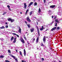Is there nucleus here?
Listing matches in <instances>:
<instances>
[{
  "instance_id": "nucleus-59",
  "label": "nucleus",
  "mask_w": 62,
  "mask_h": 62,
  "mask_svg": "<svg viewBox=\"0 0 62 62\" xmlns=\"http://www.w3.org/2000/svg\"><path fill=\"white\" fill-rule=\"evenodd\" d=\"M48 29H46L45 31H47V30H48Z\"/></svg>"
},
{
  "instance_id": "nucleus-53",
  "label": "nucleus",
  "mask_w": 62,
  "mask_h": 62,
  "mask_svg": "<svg viewBox=\"0 0 62 62\" xmlns=\"http://www.w3.org/2000/svg\"><path fill=\"white\" fill-rule=\"evenodd\" d=\"M50 49L51 51H52V48H50Z\"/></svg>"
},
{
  "instance_id": "nucleus-58",
  "label": "nucleus",
  "mask_w": 62,
  "mask_h": 62,
  "mask_svg": "<svg viewBox=\"0 0 62 62\" xmlns=\"http://www.w3.org/2000/svg\"><path fill=\"white\" fill-rule=\"evenodd\" d=\"M34 18H35V19H36L37 17H34Z\"/></svg>"
},
{
  "instance_id": "nucleus-16",
  "label": "nucleus",
  "mask_w": 62,
  "mask_h": 62,
  "mask_svg": "<svg viewBox=\"0 0 62 62\" xmlns=\"http://www.w3.org/2000/svg\"><path fill=\"white\" fill-rule=\"evenodd\" d=\"M0 29H4V28H5V27H4V26H3L1 27H0Z\"/></svg>"
},
{
  "instance_id": "nucleus-9",
  "label": "nucleus",
  "mask_w": 62,
  "mask_h": 62,
  "mask_svg": "<svg viewBox=\"0 0 62 62\" xmlns=\"http://www.w3.org/2000/svg\"><path fill=\"white\" fill-rule=\"evenodd\" d=\"M46 40V38L44 36L43 38V41H44V42H45V40Z\"/></svg>"
},
{
  "instance_id": "nucleus-61",
  "label": "nucleus",
  "mask_w": 62,
  "mask_h": 62,
  "mask_svg": "<svg viewBox=\"0 0 62 62\" xmlns=\"http://www.w3.org/2000/svg\"><path fill=\"white\" fill-rule=\"evenodd\" d=\"M59 13H60V12H58V14H59Z\"/></svg>"
},
{
  "instance_id": "nucleus-47",
  "label": "nucleus",
  "mask_w": 62,
  "mask_h": 62,
  "mask_svg": "<svg viewBox=\"0 0 62 62\" xmlns=\"http://www.w3.org/2000/svg\"><path fill=\"white\" fill-rule=\"evenodd\" d=\"M44 26L45 27V26H46V27H48V25H47L46 26L45 25Z\"/></svg>"
},
{
  "instance_id": "nucleus-7",
  "label": "nucleus",
  "mask_w": 62,
  "mask_h": 62,
  "mask_svg": "<svg viewBox=\"0 0 62 62\" xmlns=\"http://www.w3.org/2000/svg\"><path fill=\"white\" fill-rule=\"evenodd\" d=\"M55 7V5H51L50 6V8H54Z\"/></svg>"
},
{
  "instance_id": "nucleus-60",
  "label": "nucleus",
  "mask_w": 62,
  "mask_h": 62,
  "mask_svg": "<svg viewBox=\"0 0 62 62\" xmlns=\"http://www.w3.org/2000/svg\"><path fill=\"white\" fill-rule=\"evenodd\" d=\"M24 39H25L26 38V37H24Z\"/></svg>"
},
{
  "instance_id": "nucleus-42",
  "label": "nucleus",
  "mask_w": 62,
  "mask_h": 62,
  "mask_svg": "<svg viewBox=\"0 0 62 62\" xmlns=\"http://www.w3.org/2000/svg\"><path fill=\"white\" fill-rule=\"evenodd\" d=\"M16 36L17 37H18V38H19V35H18L16 34Z\"/></svg>"
},
{
  "instance_id": "nucleus-14",
  "label": "nucleus",
  "mask_w": 62,
  "mask_h": 62,
  "mask_svg": "<svg viewBox=\"0 0 62 62\" xmlns=\"http://www.w3.org/2000/svg\"><path fill=\"white\" fill-rule=\"evenodd\" d=\"M29 11V9H27L25 13V15H26L27 14V12H28V11Z\"/></svg>"
},
{
  "instance_id": "nucleus-57",
  "label": "nucleus",
  "mask_w": 62,
  "mask_h": 62,
  "mask_svg": "<svg viewBox=\"0 0 62 62\" xmlns=\"http://www.w3.org/2000/svg\"><path fill=\"white\" fill-rule=\"evenodd\" d=\"M16 52H18V51H17V50H16Z\"/></svg>"
},
{
  "instance_id": "nucleus-52",
  "label": "nucleus",
  "mask_w": 62,
  "mask_h": 62,
  "mask_svg": "<svg viewBox=\"0 0 62 62\" xmlns=\"http://www.w3.org/2000/svg\"><path fill=\"white\" fill-rule=\"evenodd\" d=\"M42 29H43V28H44L43 26H42Z\"/></svg>"
},
{
  "instance_id": "nucleus-23",
  "label": "nucleus",
  "mask_w": 62,
  "mask_h": 62,
  "mask_svg": "<svg viewBox=\"0 0 62 62\" xmlns=\"http://www.w3.org/2000/svg\"><path fill=\"white\" fill-rule=\"evenodd\" d=\"M4 56L2 55L1 56H0V58H4Z\"/></svg>"
},
{
  "instance_id": "nucleus-10",
  "label": "nucleus",
  "mask_w": 62,
  "mask_h": 62,
  "mask_svg": "<svg viewBox=\"0 0 62 62\" xmlns=\"http://www.w3.org/2000/svg\"><path fill=\"white\" fill-rule=\"evenodd\" d=\"M39 37H38L37 38V40H36V43H38V41H39Z\"/></svg>"
},
{
  "instance_id": "nucleus-27",
  "label": "nucleus",
  "mask_w": 62,
  "mask_h": 62,
  "mask_svg": "<svg viewBox=\"0 0 62 62\" xmlns=\"http://www.w3.org/2000/svg\"><path fill=\"white\" fill-rule=\"evenodd\" d=\"M12 57H13L14 58V59H15V57H15V56H14L13 55L12 56Z\"/></svg>"
},
{
  "instance_id": "nucleus-29",
  "label": "nucleus",
  "mask_w": 62,
  "mask_h": 62,
  "mask_svg": "<svg viewBox=\"0 0 62 62\" xmlns=\"http://www.w3.org/2000/svg\"><path fill=\"white\" fill-rule=\"evenodd\" d=\"M59 29H60V28H59V27H57V30H58Z\"/></svg>"
},
{
  "instance_id": "nucleus-39",
  "label": "nucleus",
  "mask_w": 62,
  "mask_h": 62,
  "mask_svg": "<svg viewBox=\"0 0 62 62\" xmlns=\"http://www.w3.org/2000/svg\"><path fill=\"white\" fill-rule=\"evenodd\" d=\"M54 23V21H53L52 22H51V24H53Z\"/></svg>"
},
{
  "instance_id": "nucleus-51",
  "label": "nucleus",
  "mask_w": 62,
  "mask_h": 62,
  "mask_svg": "<svg viewBox=\"0 0 62 62\" xmlns=\"http://www.w3.org/2000/svg\"><path fill=\"white\" fill-rule=\"evenodd\" d=\"M25 23H27V22L26 21H25Z\"/></svg>"
},
{
  "instance_id": "nucleus-22",
  "label": "nucleus",
  "mask_w": 62,
  "mask_h": 62,
  "mask_svg": "<svg viewBox=\"0 0 62 62\" xmlns=\"http://www.w3.org/2000/svg\"><path fill=\"white\" fill-rule=\"evenodd\" d=\"M39 11L38 12H39V13H40V11H41V10H40V8H39Z\"/></svg>"
},
{
  "instance_id": "nucleus-17",
  "label": "nucleus",
  "mask_w": 62,
  "mask_h": 62,
  "mask_svg": "<svg viewBox=\"0 0 62 62\" xmlns=\"http://www.w3.org/2000/svg\"><path fill=\"white\" fill-rule=\"evenodd\" d=\"M27 26H28V28H30V27H31V26L30 25V24H27Z\"/></svg>"
},
{
  "instance_id": "nucleus-3",
  "label": "nucleus",
  "mask_w": 62,
  "mask_h": 62,
  "mask_svg": "<svg viewBox=\"0 0 62 62\" xmlns=\"http://www.w3.org/2000/svg\"><path fill=\"white\" fill-rule=\"evenodd\" d=\"M24 8H25V9H26V7H27V5H26V3H25L24 4Z\"/></svg>"
},
{
  "instance_id": "nucleus-13",
  "label": "nucleus",
  "mask_w": 62,
  "mask_h": 62,
  "mask_svg": "<svg viewBox=\"0 0 62 62\" xmlns=\"http://www.w3.org/2000/svg\"><path fill=\"white\" fill-rule=\"evenodd\" d=\"M14 39V37L13 36L11 38V41H12V40H13Z\"/></svg>"
},
{
  "instance_id": "nucleus-11",
  "label": "nucleus",
  "mask_w": 62,
  "mask_h": 62,
  "mask_svg": "<svg viewBox=\"0 0 62 62\" xmlns=\"http://www.w3.org/2000/svg\"><path fill=\"white\" fill-rule=\"evenodd\" d=\"M55 22H56V23H59V22L58 21V19H55Z\"/></svg>"
},
{
  "instance_id": "nucleus-19",
  "label": "nucleus",
  "mask_w": 62,
  "mask_h": 62,
  "mask_svg": "<svg viewBox=\"0 0 62 62\" xmlns=\"http://www.w3.org/2000/svg\"><path fill=\"white\" fill-rule=\"evenodd\" d=\"M37 5V2H35L34 3V6H36Z\"/></svg>"
},
{
  "instance_id": "nucleus-45",
  "label": "nucleus",
  "mask_w": 62,
  "mask_h": 62,
  "mask_svg": "<svg viewBox=\"0 0 62 62\" xmlns=\"http://www.w3.org/2000/svg\"><path fill=\"white\" fill-rule=\"evenodd\" d=\"M16 38H14V40H16Z\"/></svg>"
},
{
  "instance_id": "nucleus-35",
  "label": "nucleus",
  "mask_w": 62,
  "mask_h": 62,
  "mask_svg": "<svg viewBox=\"0 0 62 62\" xmlns=\"http://www.w3.org/2000/svg\"><path fill=\"white\" fill-rule=\"evenodd\" d=\"M44 0V3H46V0Z\"/></svg>"
},
{
  "instance_id": "nucleus-31",
  "label": "nucleus",
  "mask_w": 62,
  "mask_h": 62,
  "mask_svg": "<svg viewBox=\"0 0 62 62\" xmlns=\"http://www.w3.org/2000/svg\"><path fill=\"white\" fill-rule=\"evenodd\" d=\"M9 54V55H10L11 56V57H12V56H13V55L11 54Z\"/></svg>"
},
{
  "instance_id": "nucleus-1",
  "label": "nucleus",
  "mask_w": 62,
  "mask_h": 62,
  "mask_svg": "<svg viewBox=\"0 0 62 62\" xmlns=\"http://www.w3.org/2000/svg\"><path fill=\"white\" fill-rule=\"evenodd\" d=\"M26 20L27 21L29 22H31V20L30 19H29V17H27V18L26 19Z\"/></svg>"
},
{
  "instance_id": "nucleus-25",
  "label": "nucleus",
  "mask_w": 62,
  "mask_h": 62,
  "mask_svg": "<svg viewBox=\"0 0 62 62\" xmlns=\"http://www.w3.org/2000/svg\"><path fill=\"white\" fill-rule=\"evenodd\" d=\"M0 40H1L2 41H3V40H4V39L3 38H0Z\"/></svg>"
},
{
  "instance_id": "nucleus-2",
  "label": "nucleus",
  "mask_w": 62,
  "mask_h": 62,
  "mask_svg": "<svg viewBox=\"0 0 62 62\" xmlns=\"http://www.w3.org/2000/svg\"><path fill=\"white\" fill-rule=\"evenodd\" d=\"M21 42L23 43H24V40H23V39L22 38H21Z\"/></svg>"
},
{
  "instance_id": "nucleus-24",
  "label": "nucleus",
  "mask_w": 62,
  "mask_h": 62,
  "mask_svg": "<svg viewBox=\"0 0 62 62\" xmlns=\"http://www.w3.org/2000/svg\"><path fill=\"white\" fill-rule=\"evenodd\" d=\"M8 52L9 53H11V51H10V50H8Z\"/></svg>"
},
{
  "instance_id": "nucleus-55",
  "label": "nucleus",
  "mask_w": 62,
  "mask_h": 62,
  "mask_svg": "<svg viewBox=\"0 0 62 62\" xmlns=\"http://www.w3.org/2000/svg\"><path fill=\"white\" fill-rule=\"evenodd\" d=\"M54 18V16H52V18Z\"/></svg>"
},
{
  "instance_id": "nucleus-38",
  "label": "nucleus",
  "mask_w": 62,
  "mask_h": 62,
  "mask_svg": "<svg viewBox=\"0 0 62 62\" xmlns=\"http://www.w3.org/2000/svg\"><path fill=\"white\" fill-rule=\"evenodd\" d=\"M5 27H6V28H8V25H6V26Z\"/></svg>"
},
{
  "instance_id": "nucleus-43",
  "label": "nucleus",
  "mask_w": 62,
  "mask_h": 62,
  "mask_svg": "<svg viewBox=\"0 0 62 62\" xmlns=\"http://www.w3.org/2000/svg\"><path fill=\"white\" fill-rule=\"evenodd\" d=\"M41 60L42 61H44V58H42Z\"/></svg>"
},
{
  "instance_id": "nucleus-6",
  "label": "nucleus",
  "mask_w": 62,
  "mask_h": 62,
  "mask_svg": "<svg viewBox=\"0 0 62 62\" xmlns=\"http://www.w3.org/2000/svg\"><path fill=\"white\" fill-rule=\"evenodd\" d=\"M24 54L25 56V55H26V51L25 49H24Z\"/></svg>"
},
{
  "instance_id": "nucleus-36",
  "label": "nucleus",
  "mask_w": 62,
  "mask_h": 62,
  "mask_svg": "<svg viewBox=\"0 0 62 62\" xmlns=\"http://www.w3.org/2000/svg\"><path fill=\"white\" fill-rule=\"evenodd\" d=\"M22 62H26V61H25L24 60H22Z\"/></svg>"
},
{
  "instance_id": "nucleus-4",
  "label": "nucleus",
  "mask_w": 62,
  "mask_h": 62,
  "mask_svg": "<svg viewBox=\"0 0 62 62\" xmlns=\"http://www.w3.org/2000/svg\"><path fill=\"white\" fill-rule=\"evenodd\" d=\"M55 29H56V27H54L51 30V31H53Z\"/></svg>"
},
{
  "instance_id": "nucleus-40",
  "label": "nucleus",
  "mask_w": 62,
  "mask_h": 62,
  "mask_svg": "<svg viewBox=\"0 0 62 62\" xmlns=\"http://www.w3.org/2000/svg\"><path fill=\"white\" fill-rule=\"evenodd\" d=\"M37 30L38 32H39V29H38V30Z\"/></svg>"
},
{
  "instance_id": "nucleus-20",
  "label": "nucleus",
  "mask_w": 62,
  "mask_h": 62,
  "mask_svg": "<svg viewBox=\"0 0 62 62\" xmlns=\"http://www.w3.org/2000/svg\"><path fill=\"white\" fill-rule=\"evenodd\" d=\"M19 53H20V54L21 55V56H23V55L22 54V52H21V51H20Z\"/></svg>"
},
{
  "instance_id": "nucleus-56",
  "label": "nucleus",
  "mask_w": 62,
  "mask_h": 62,
  "mask_svg": "<svg viewBox=\"0 0 62 62\" xmlns=\"http://www.w3.org/2000/svg\"><path fill=\"white\" fill-rule=\"evenodd\" d=\"M28 44H29L30 43H28V42H27Z\"/></svg>"
},
{
  "instance_id": "nucleus-54",
  "label": "nucleus",
  "mask_w": 62,
  "mask_h": 62,
  "mask_svg": "<svg viewBox=\"0 0 62 62\" xmlns=\"http://www.w3.org/2000/svg\"><path fill=\"white\" fill-rule=\"evenodd\" d=\"M5 24H8V23H7V22H6V23H5Z\"/></svg>"
},
{
  "instance_id": "nucleus-30",
  "label": "nucleus",
  "mask_w": 62,
  "mask_h": 62,
  "mask_svg": "<svg viewBox=\"0 0 62 62\" xmlns=\"http://www.w3.org/2000/svg\"><path fill=\"white\" fill-rule=\"evenodd\" d=\"M57 23H55V26H57Z\"/></svg>"
},
{
  "instance_id": "nucleus-63",
  "label": "nucleus",
  "mask_w": 62,
  "mask_h": 62,
  "mask_svg": "<svg viewBox=\"0 0 62 62\" xmlns=\"http://www.w3.org/2000/svg\"><path fill=\"white\" fill-rule=\"evenodd\" d=\"M20 13V14H22V13L21 12Z\"/></svg>"
},
{
  "instance_id": "nucleus-18",
  "label": "nucleus",
  "mask_w": 62,
  "mask_h": 62,
  "mask_svg": "<svg viewBox=\"0 0 62 62\" xmlns=\"http://www.w3.org/2000/svg\"><path fill=\"white\" fill-rule=\"evenodd\" d=\"M15 21L14 19H12L11 20V23H13V22H14Z\"/></svg>"
},
{
  "instance_id": "nucleus-46",
  "label": "nucleus",
  "mask_w": 62,
  "mask_h": 62,
  "mask_svg": "<svg viewBox=\"0 0 62 62\" xmlns=\"http://www.w3.org/2000/svg\"><path fill=\"white\" fill-rule=\"evenodd\" d=\"M36 28H37V30H38V29H39V28H38V27L37 26L36 27Z\"/></svg>"
},
{
  "instance_id": "nucleus-15",
  "label": "nucleus",
  "mask_w": 62,
  "mask_h": 62,
  "mask_svg": "<svg viewBox=\"0 0 62 62\" xmlns=\"http://www.w3.org/2000/svg\"><path fill=\"white\" fill-rule=\"evenodd\" d=\"M31 32H33V31H34V29H31Z\"/></svg>"
},
{
  "instance_id": "nucleus-28",
  "label": "nucleus",
  "mask_w": 62,
  "mask_h": 62,
  "mask_svg": "<svg viewBox=\"0 0 62 62\" xmlns=\"http://www.w3.org/2000/svg\"><path fill=\"white\" fill-rule=\"evenodd\" d=\"M12 34H13V35H15V36H16V35H17V34L14 33H13Z\"/></svg>"
},
{
  "instance_id": "nucleus-41",
  "label": "nucleus",
  "mask_w": 62,
  "mask_h": 62,
  "mask_svg": "<svg viewBox=\"0 0 62 62\" xmlns=\"http://www.w3.org/2000/svg\"><path fill=\"white\" fill-rule=\"evenodd\" d=\"M38 36H39H39H40V35H39V32H38Z\"/></svg>"
},
{
  "instance_id": "nucleus-50",
  "label": "nucleus",
  "mask_w": 62,
  "mask_h": 62,
  "mask_svg": "<svg viewBox=\"0 0 62 62\" xmlns=\"http://www.w3.org/2000/svg\"><path fill=\"white\" fill-rule=\"evenodd\" d=\"M48 12L49 13H50V12H51V11L50 10Z\"/></svg>"
},
{
  "instance_id": "nucleus-8",
  "label": "nucleus",
  "mask_w": 62,
  "mask_h": 62,
  "mask_svg": "<svg viewBox=\"0 0 62 62\" xmlns=\"http://www.w3.org/2000/svg\"><path fill=\"white\" fill-rule=\"evenodd\" d=\"M19 30H18V32L20 33H21V28H20V27H19Z\"/></svg>"
},
{
  "instance_id": "nucleus-34",
  "label": "nucleus",
  "mask_w": 62,
  "mask_h": 62,
  "mask_svg": "<svg viewBox=\"0 0 62 62\" xmlns=\"http://www.w3.org/2000/svg\"><path fill=\"white\" fill-rule=\"evenodd\" d=\"M15 61H16V62H18V60H17V59H15Z\"/></svg>"
},
{
  "instance_id": "nucleus-49",
  "label": "nucleus",
  "mask_w": 62,
  "mask_h": 62,
  "mask_svg": "<svg viewBox=\"0 0 62 62\" xmlns=\"http://www.w3.org/2000/svg\"><path fill=\"white\" fill-rule=\"evenodd\" d=\"M35 39L34 38L33 39V41H35Z\"/></svg>"
},
{
  "instance_id": "nucleus-5",
  "label": "nucleus",
  "mask_w": 62,
  "mask_h": 62,
  "mask_svg": "<svg viewBox=\"0 0 62 62\" xmlns=\"http://www.w3.org/2000/svg\"><path fill=\"white\" fill-rule=\"evenodd\" d=\"M33 4V2H31L29 4V5L28 6V7H30L32 4Z\"/></svg>"
},
{
  "instance_id": "nucleus-12",
  "label": "nucleus",
  "mask_w": 62,
  "mask_h": 62,
  "mask_svg": "<svg viewBox=\"0 0 62 62\" xmlns=\"http://www.w3.org/2000/svg\"><path fill=\"white\" fill-rule=\"evenodd\" d=\"M12 19L10 18H8V21H11Z\"/></svg>"
},
{
  "instance_id": "nucleus-62",
  "label": "nucleus",
  "mask_w": 62,
  "mask_h": 62,
  "mask_svg": "<svg viewBox=\"0 0 62 62\" xmlns=\"http://www.w3.org/2000/svg\"><path fill=\"white\" fill-rule=\"evenodd\" d=\"M25 40H27V39H26H26H25Z\"/></svg>"
},
{
  "instance_id": "nucleus-21",
  "label": "nucleus",
  "mask_w": 62,
  "mask_h": 62,
  "mask_svg": "<svg viewBox=\"0 0 62 62\" xmlns=\"http://www.w3.org/2000/svg\"><path fill=\"white\" fill-rule=\"evenodd\" d=\"M41 46H44V45L43 44V43H41Z\"/></svg>"
},
{
  "instance_id": "nucleus-44",
  "label": "nucleus",
  "mask_w": 62,
  "mask_h": 62,
  "mask_svg": "<svg viewBox=\"0 0 62 62\" xmlns=\"http://www.w3.org/2000/svg\"><path fill=\"white\" fill-rule=\"evenodd\" d=\"M8 9L9 10H10V11H11V10L10 9V8H8Z\"/></svg>"
},
{
  "instance_id": "nucleus-32",
  "label": "nucleus",
  "mask_w": 62,
  "mask_h": 62,
  "mask_svg": "<svg viewBox=\"0 0 62 62\" xmlns=\"http://www.w3.org/2000/svg\"><path fill=\"white\" fill-rule=\"evenodd\" d=\"M43 30V29L42 28H40V31H42V30Z\"/></svg>"
},
{
  "instance_id": "nucleus-64",
  "label": "nucleus",
  "mask_w": 62,
  "mask_h": 62,
  "mask_svg": "<svg viewBox=\"0 0 62 62\" xmlns=\"http://www.w3.org/2000/svg\"><path fill=\"white\" fill-rule=\"evenodd\" d=\"M54 62H55V61H54Z\"/></svg>"
},
{
  "instance_id": "nucleus-33",
  "label": "nucleus",
  "mask_w": 62,
  "mask_h": 62,
  "mask_svg": "<svg viewBox=\"0 0 62 62\" xmlns=\"http://www.w3.org/2000/svg\"><path fill=\"white\" fill-rule=\"evenodd\" d=\"M16 40H14V41H13V43H15V42H16Z\"/></svg>"
},
{
  "instance_id": "nucleus-26",
  "label": "nucleus",
  "mask_w": 62,
  "mask_h": 62,
  "mask_svg": "<svg viewBox=\"0 0 62 62\" xmlns=\"http://www.w3.org/2000/svg\"><path fill=\"white\" fill-rule=\"evenodd\" d=\"M32 12H30V16H31V14H32Z\"/></svg>"
},
{
  "instance_id": "nucleus-37",
  "label": "nucleus",
  "mask_w": 62,
  "mask_h": 62,
  "mask_svg": "<svg viewBox=\"0 0 62 62\" xmlns=\"http://www.w3.org/2000/svg\"><path fill=\"white\" fill-rule=\"evenodd\" d=\"M7 7L8 8H9L10 7V6H9L8 5Z\"/></svg>"
},
{
  "instance_id": "nucleus-48",
  "label": "nucleus",
  "mask_w": 62,
  "mask_h": 62,
  "mask_svg": "<svg viewBox=\"0 0 62 62\" xmlns=\"http://www.w3.org/2000/svg\"><path fill=\"white\" fill-rule=\"evenodd\" d=\"M4 14H6V13H7V12H4Z\"/></svg>"
}]
</instances>
